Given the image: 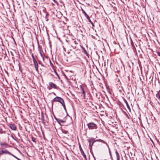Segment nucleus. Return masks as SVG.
<instances>
[{"instance_id":"f257e3e1","label":"nucleus","mask_w":160,"mask_h":160,"mask_svg":"<svg viewBox=\"0 0 160 160\" xmlns=\"http://www.w3.org/2000/svg\"><path fill=\"white\" fill-rule=\"evenodd\" d=\"M52 105H53V102H59L61 103L64 108V110L66 111V109L65 107V105L64 103V101L63 99L59 97H56L52 101Z\"/></svg>"},{"instance_id":"f03ea898","label":"nucleus","mask_w":160,"mask_h":160,"mask_svg":"<svg viewBox=\"0 0 160 160\" xmlns=\"http://www.w3.org/2000/svg\"><path fill=\"white\" fill-rule=\"evenodd\" d=\"M87 126L89 129H97L98 128L97 124L93 122H91L88 123Z\"/></svg>"},{"instance_id":"7ed1b4c3","label":"nucleus","mask_w":160,"mask_h":160,"mask_svg":"<svg viewBox=\"0 0 160 160\" xmlns=\"http://www.w3.org/2000/svg\"><path fill=\"white\" fill-rule=\"evenodd\" d=\"M82 12L85 16L87 18L88 20V21L92 24L93 27L94 26V25L92 22L91 21L89 16L85 12L82 10Z\"/></svg>"},{"instance_id":"20e7f679","label":"nucleus","mask_w":160,"mask_h":160,"mask_svg":"<svg viewBox=\"0 0 160 160\" xmlns=\"http://www.w3.org/2000/svg\"><path fill=\"white\" fill-rule=\"evenodd\" d=\"M0 145L1 146L0 149H4L5 148H7L9 147L8 145L6 142H0Z\"/></svg>"},{"instance_id":"39448f33","label":"nucleus","mask_w":160,"mask_h":160,"mask_svg":"<svg viewBox=\"0 0 160 160\" xmlns=\"http://www.w3.org/2000/svg\"><path fill=\"white\" fill-rule=\"evenodd\" d=\"M89 142V146L92 147L93 143L95 142V139L94 138H91L88 140Z\"/></svg>"},{"instance_id":"423d86ee","label":"nucleus","mask_w":160,"mask_h":160,"mask_svg":"<svg viewBox=\"0 0 160 160\" xmlns=\"http://www.w3.org/2000/svg\"><path fill=\"white\" fill-rule=\"evenodd\" d=\"M8 154L9 155H11V153L9 152L7 150H3V149H2L1 151H0V155H2L3 154Z\"/></svg>"},{"instance_id":"0eeeda50","label":"nucleus","mask_w":160,"mask_h":160,"mask_svg":"<svg viewBox=\"0 0 160 160\" xmlns=\"http://www.w3.org/2000/svg\"><path fill=\"white\" fill-rule=\"evenodd\" d=\"M49 85L52 88L58 89L59 88L58 87H57L55 84L52 82H49Z\"/></svg>"},{"instance_id":"6e6552de","label":"nucleus","mask_w":160,"mask_h":160,"mask_svg":"<svg viewBox=\"0 0 160 160\" xmlns=\"http://www.w3.org/2000/svg\"><path fill=\"white\" fill-rule=\"evenodd\" d=\"M9 128L13 130H15L17 129L16 126L14 124H10Z\"/></svg>"},{"instance_id":"1a4fd4ad","label":"nucleus","mask_w":160,"mask_h":160,"mask_svg":"<svg viewBox=\"0 0 160 160\" xmlns=\"http://www.w3.org/2000/svg\"><path fill=\"white\" fill-rule=\"evenodd\" d=\"M80 151L81 152V153L82 155L83 156L85 160H87V157L86 155L85 154L84 151L82 149V148L80 149Z\"/></svg>"},{"instance_id":"9d476101","label":"nucleus","mask_w":160,"mask_h":160,"mask_svg":"<svg viewBox=\"0 0 160 160\" xmlns=\"http://www.w3.org/2000/svg\"><path fill=\"white\" fill-rule=\"evenodd\" d=\"M34 67L35 68V69L36 71L37 72H38V63H37V62L34 63Z\"/></svg>"},{"instance_id":"9b49d317","label":"nucleus","mask_w":160,"mask_h":160,"mask_svg":"<svg viewBox=\"0 0 160 160\" xmlns=\"http://www.w3.org/2000/svg\"><path fill=\"white\" fill-rule=\"evenodd\" d=\"M82 52H84V54H86L87 56H88V53L87 51L85 50V48H84L83 47H82Z\"/></svg>"},{"instance_id":"f8f14e48","label":"nucleus","mask_w":160,"mask_h":160,"mask_svg":"<svg viewBox=\"0 0 160 160\" xmlns=\"http://www.w3.org/2000/svg\"><path fill=\"white\" fill-rule=\"evenodd\" d=\"M81 90L82 91V93L83 95V97L84 98H85V91L84 90V89L82 87H81Z\"/></svg>"},{"instance_id":"ddd939ff","label":"nucleus","mask_w":160,"mask_h":160,"mask_svg":"<svg viewBox=\"0 0 160 160\" xmlns=\"http://www.w3.org/2000/svg\"><path fill=\"white\" fill-rule=\"evenodd\" d=\"M124 102H125V103L126 105H127V108L130 109V107L128 104V102H127V101H126V100L125 99H124Z\"/></svg>"},{"instance_id":"4468645a","label":"nucleus","mask_w":160,"mask_h":160,"mask_svg":"<svg viewBox=\"0 0 160 160\" xmlns=\"http://www.w3.org/2000/svg\"><path fill=\"white\" fill-rule=\"evenodd\" d=\"M42 115L41 117V121H42V122L43 123V124H45V120L44 119V118L43 116V114H42Z\"/></svg>"},{"instance_id":"2eb2a0df","label":"nucleus","mask_w":160,"mask_h":160,"mask_svg":"<svg viewBox=\"0 0 160 160\" xmlns=\"http://www.w3.org/2000/svg\"><path fill=\"white\" fill-rule=\"evenodd\" d=\"M99 142H102V143H104L105 144H106V145H107V147H108V145L107 143V142H105L103 140H101V139H99Z\"/></svg>"},{"instance_id":"dca6fc26","label":"nucleus","mask_w":160,"mask_h":160,"mask_svg":"<svg viewBox=\"0 0 160 160\" xmlns=\"http://www.w3.org/2000/svg\"><path fill=\"white\" fill-rule=\"evenodd\" d=\"M32 140L35 143H36V139L35 138L33 137H32Z\"/></svg>"},{"instance_id":"f3484780","label":"nucleus","mask_w":160,"mask_h":160,"mask_svg":"<svg viewBox=\"0 0 160 160\" xmlns=\"http://www.w3.org/2000/svg\"><path fill=\"white\" fill-rule=\"evenodd\" d=\"M6 132L5 131H3L2 129L0 130V134H2L3 133H5Z\"/></svg>"},{"instance_id":"a211bd4d","label":"nucleus","mask_w":160,"mask_h":160,"mask_svg":"<svg viewBox=\"0 0 160 160\" xmlns=\"http://www.w3.org/2000/svg\"><path fill=\"white\" fill-rule=\"evenodd\" d=\"M62 132L63 133H65V134H67L68 133V131L65 130H62Z\"/></svg>"},{"instance_id":"6ab92c4d","label":"nucleus","mask_w":160,"mask_h":160,"mask_svg":"<svg viewBox=\"0 0 160 160\" xmlns=\"http://www.w3.org/2000/svg\"><path fill=\"white\" fill-rule=\"evenodd\" d=\"M156 96L157 98L159 99L160 98V94L158 93H157L156 95Z\"/></svg>"},{"instance_id":"aec40b11","label":"nucleus","mask_w":160,"mask_h":160,"mask_svg":"<svg viewBox=\"0 0 160 160\" xmlns=\"http://www.w3.org/2000/svg\"><path fill=\"white\" fill-rule=\"evenodd\" d=\"M38 50L39 51V52H42V49L41 48H40L39 46L38 47Z\"/></svg>"},{"instance_id":"412c9836","label":"nucleus","mask_w":160,"mask_h":160,"mask_svg":"<svg viewBox=\"0 0 160 160\" xmlns=\"http://www.w3.org/2000/svg\"><path fill=\"white\" fill-rule=\"evenodd\" d=\"M108 150H109V154H110V156L111 157H112L111 153V151H110V148H109V146H108Z\"/></svg>"},{"instance_id":"4be33fe9","label":"nucleus","mask_w":160,"mask_h":160,"mask_svg":"<svg viewBox=\"0 0 160 160\" xmlns=\"http://www.w3.org/2000/svg\"><path fill=\"white\" fill-rule=\"evenodd\" d=\"M131 45L132 46H134V44L133 43L132 41V39H131Z\"/></svg>"},{"instance_id":"5701e85b","label":"nucleus","mask_w":160,"mask_h":160,"mask_svg":"<svg viewBox=\"0 0 160 160\" xmlns=\"http://www.w3.org/2000/svg\"><path fill=\"white\" fill-rule=\"evenodd\" d=\"M156 53L157 54V55L160 57V52H159L158 51H157L156 52Z\"/></svg>"},{"instance_id":"b1692460","label":"nucleus","mask_w":160,"mask_h":160,"mask_svg":"<svg viewBox=\"0 0 160 160\" xmlns=\"http://www.w3.org/2000/svg\"><path fill=\"white\" fill-rule=\"evenodd\" d=\"M32 59H33V63H35V62H37V61H36V60L35 58H32Z\"/></svg>"},{"instance_id":"393cba45","label":"nucleus","mask_w":160,"mask_h":160,"mask_svg":"<svg viewBox=\"0 0 160 160\" xmlns=\"http://www.w3.org/2000/svg\"><path fill=\"white\" fill-rule=\"evenodd\" d=\"M53 2L56 3L57 5L58 4V2L56 0H52Z\"/></svg>"},{"instance_id":"a878e982","label":"nucleus","mask_w":160,"mask_h":160,"mask_svg":"<svg viewBox=\"0 0 160 160\" xmlns=\"http://www.w3.org/2000/svg\"><path fill=\"white\" fill-rule=\"evenodd\" d=\"M116 156H117V158H119V153L117 154H116Z\"/></svg>"},{"instance_id":"bb28decb","label":"nucleus","mask_w":160,"mask_h":160,"mask_svg":"<svg viewBox=\"0 0 160 160\" xmlns=\"http://www.w3.org/2000/svg\"><path fill=\"white\" fill-rule=\"evenodd\" d=\"M15 158L16 159H17V160H21V159H20L18 158L17 157H15Z\"/></svg>"},{"instance_id":"cd10ccee","label":"nucleus","mask_w":160,"mask_h":160,"mask_svg":"<svg viewBox=\"0 0 160 160\" xmlns=\"http://www.w3.org/2000/svg\"><path fill=\"white\" fill-rule=\"evenodd\" d=\"M31 56H32V58H35L34 57V55H33V54H32H32Z\"/></svg>"},{"instance_id":"c85d7f7f","label":"nucleus","mask_w":160,"mask_h":160,"mask_svg":"<svg viewBox=\"0 0 160 160\" xmlns=\"http://www.w3.org/2000/svg\"><path fill=\"white\" fill-rule=\"evenodd\" d=\"M108 92H110V89L108 87Z\"/></svg>"},{"instance_id":"c756f323","label":"nucleus","mask_w":160,"mask_h":160,"mask_svg":"<svg viewBox=\"0 0 160 160\" xmlns=\"http://www.w3.org/2000/svg\"><path fill=\"white\" fill-rule=\"evenodd\" d=\"M99 139H97L96 140H95V142H99Z\"/></svg>"},{"instance_id":"7c9ffc66","label":"nucleus","mask_w":160,"mask_h":160,"mask_svg":"<svg viewBox=\"0 0 160 160\" xmlns=\"http://www.w3.org/2000/svg\"><path fill=\"white\" fill-rule=\"evenodd\" d=\"M60 121L61 122H64L62 120H60Z\"/></svg>"},{"instance_id":"2f4dec72","label":"nucleus","mask_w":160,"mask_h":160,"mask_svg":"<svg viewBox=\"0 0 160 160\" xmlns=\"http://www.w3.org/2000/svg\"><path fill=\"white\" fill-rule=\"evenodd\" d=\"M11 155V156H13V157H14V158H15V157H16L14 155H13V154H12V153H11V155Z\"/></svg>"},{"instance_id":"473e14b6","label":"nucleus","mask_w":160,"mask_h":160,"mask_svg":"<svg viewBox=\"0 0 160 160\" xmlns=\"http://www.w3.org/2000/svg\"><path fill=\"white\" fill-rule=\"evenodd\" d=\"M11 155V156H13V157H14V158H15V157H16L14 155H13V154H12V153H11V155Z\"/></svg>"},{"instance_id":"72a5a7b5","label":"nucleus","mask_w":160,"mask_h":160,"mask_svg":"<svg viewBox=\"0 0 160 160\" xmlns=\"http://www.w3.org/2000/svg\"><path fill=\"white\" fill-rule=\"evenodd\" d=\"M43 55H44V54L43 55L42 54V55H41V56L42 57H42H43Z\"/></svg>"},{"instance_id":"f704fd0d","label":"nucleus","mask_w":160,"mask_h":160,"mask_svg":"<svg viewBox=\"0 0 160 160\" xmlns=\"http://www.w3.org/2000/svg\"><path fill=\"white\" fill-rule=\"evenodd\" d=\"M38 63L39 64H41L42 66V65L41 64V63L40 61H38Z\"/></svg>"},{"instance_id":"c9c22d12","label":"nucleus","mask_w":160,"mask_h":160,"mask_svg":"<svg viewBox=\"0 0 160 160\" xmlns=\"http://www.w3.org/2000/svg\"><path fill=\"white\" fill-rule=\"evenodd\" d=\"M115 153H116V154H117L118 153V151H117V150H116Z\"/></svg>"},{"instance_id":"e433bc0d","label":"nucleus","mask_w":160,"mask_h":160,"mask_svg":"<svg viewBox=\"0 0 160 160\" xmlns=\"http://www.w3.org/2000/svg\"><path fill=\"white\" fill-rule=\"evenodd\" d=\"M115 153H116V154H117L118 153V151H117V150H116Z\"/></svg>"},{"instance_id":"4c0bfd02","label":"nucleus","mask_w":160,"mask_h":160,"mask_svg":"<svg viewBox=\"0 0 160 160\" xmlns=\"http://www.w3.org/2000/svg\"><path fill=\"white\" fill-rule=\"evenodd\" d=\"M117 160H120V158H117Z\"/></svg>"},{"instance_id":"58836bf2","label":"nucleus","mask_w":160,"mask_h":160,"mask_svg":"<svg viewBox=\"0 0 160 160\" xmlns=\"http://www.w3.org/2000/svg\"><path fill=\"white\" fill-rule=\"evenodd\" d=\"M39 52L40 54V55L42 54V52Z\"/></svg>"},{"instance_id":"ea45409f","label":"nucleus","mask_w":160,"mask_h":160,"mask_svg":"<svg viewBox=\"0 0 160 160\" xmlns=\"http://www.w3.org/2000/svg\"><path fill=\"white\" fill-rule=\"evenodd\" d=\"M42 58V59L43 60V61H44V57H43Z\"/></svg>"},{"instance_id":"a19ab883","label":"nucleus","mask_w":160,"mask_h":160,"mask_svg":"<svg viewBox=\"0 0 160 160\" xmlns=\"http://www.w3.org/2000/svg\"><path fill=\"white\" fill-rule=\"evenodd\" d=\"M53 94H54V95H55V96H56V94H55L54 92H53Z\"/></svg>"},{"instance_id":"79ce46f5","label":"nucleus","mask_w":160,"mask_h":160,"mask_svg":"<svg viewBox=\"0 0 160 160\" xmlns=\"http://www.w3.org/2000/svg\"><path fill=\"white\" fill-rule=\"evenodd\" d=\"M74 42H75V43H76V41H74Z\"/></svg>"},{"instance_id":"37998d69","label":"nucleus","mask_w":160,"mask_h":160,"mask_svg":"<svg viewBox=\"0 0 160 160\" xmlns=\"http://www.w3.org/2000/svg\"><path fill=\"white\" fill-rule=\"evenodd\" d=\"M55 119H56V120H58V119L57 118H56L55 117Z\"/></svg>"},{"instance_id":"c03bdc74","label":"nucleus","mask_w":160,"mask_h":160,"mask_svg":"<svg viewBox=\"0 0 160 160\" xmlns=\"http://www.w3.org/2000/svg\"><path fill=\"white\" fill-rule=\"evenodd\" d=\"M93 157H94V160H96L95 157L94 156Z\"/></svg>"},{"instance_id":"a18cd8bd","label":"nucleus","mask_w":160,"mask_h":160,"mask_svg":"<svg viewBox=\"0 0 160 160\" xmlns=\"http://www.w3.org/2000/svg\"><path fill=\"white\" fill-rule=\"evenodd\" d=\"M13 38V40H14V41H15L14 39L13 38Z\"/></svg>"},{"instance_id":"49530a36","label":"nucleus","mask_w":160,"mask_h":160,"mask_svg":"<svg viewBox=\"0 0 160 160\" xmlns=\"http://www.w3.org/2000/svg\"><path fill=\"white\" fill-rule=\"evenodd\" d=\"M48 89H49V90H50L51 89H50V88H48Z\"/></svg>"}]
</instances>
